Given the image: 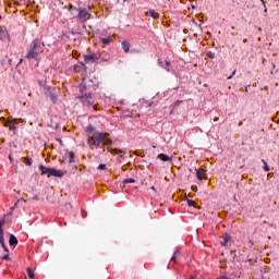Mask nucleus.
Instances as JSON below:
<instances>
[{
  "label": "nucleus",
  "instance_id": "1",
  "mask_svg": "<svg viewBox=\"0 0 279 279\" xmlns=\"http://www.w3.org/2000/svg\"><path fill=\"white\" fill-rule=\"evenodd\" d=\"M86 133L89 147H99L101 143L106 145V133L97 132L93 125L86 128Z\"/></svg>",
  "mask_w": 279,
  "mask_h": 279
},
{
  "label": "nucleus",
  "instance_id": "2",
  "mask_svg": "<svg viewBox=\"0 0 279 279\" xmlns=\"http://www.w3.org/2000/svg\"><path fill=\"white\" fill-rule=\"evenodd\" d=\"M43 51H45V43L36 38L31 43L26 58L27 60H38V53Z\"/></svg>",
  "mask_w": 279,
  "mask_h": 279
},
{
  "label": "nucleus",
  "instance_id": "3",
  "mask_svg": "<svg viewBox=\"0 0 279 279\" xmlns=\"http://www.w3.org/2000/svg\"><path fill=\"white\" fill-rule=\"evenodd\" d=\"M83 60L85 64H101L106 62V54L101 51L89 52L83 56Z\"/></svg>",
  "mask_w": 279,
  "mask_h": 279
},
{
  "label": "nucleus",
  "instance_id": "4",
  "mask_svg": "<svg viewBox=\"0 0 279 279\" xmlns=\"http://www.w3.org/2000/svg\"><path fill=\"white\" fill-rule=\"evenodd\" d=\"M70 12L72 14H75V12H77L76 19H78L81 23H86V21H88L90 16V14H88V9H84V8H76L71 5Z\"/></svg>",
  "mask_w": 279,
  "mask_h": 279
},
{
  "label": "nucleus",
  "instance_id": "5",
  "mask_svg": "<svg viewBox=\"0 0 279 279\" xmlns=\"http://www.w3.org/2000/svg\"><path fill=\"white\" fill-rule=\"evenodd\" d=\"M106 145L107 151H109L113 156H119L120 158H123V154H125V150L112 147V141H110L109 138H106Z\"/></svg>",
  "mask_w": 279,
  "mask_h": 279
},
{
  "label": "nucleus",
  "instance_id": "6",
  "mask_svg": "<svg viewBox=\"0 0 279 279\" xmlns=\"http://www.w3.org/2000/svg\"><path fill=\"white\" fill-rule=\"evenodd\" d=\"M64 178V171L57 170L56 168H50L48 172V178Z\"/></svg>",
  "mask_w": 279,
  "mask_h": 279
},
{
  "label": "nucleus",
  "instance_id": "7",
  "mask_svg": "<svg viewBox=\"0 0 279 279\" xmlns=\"http://www.w3.org/2000/svg\"><path fill=\"white\" fill-rule=\"evenodd\" d=\"M80 99H82L83 104H87V106H95V102L93 101V96L90 94H84L80 96Z\"/></svg>",
  "mask_w": 279,
  "mask_h": 279
},
{
  "label": "nucleus",
  "instance_id": "8",
  "mask_svg": "<svg viewBox=\"0 0 279 279\" xmlns=\"http://www.w3.org/2000/svg\"><path fill=\"white\" fill-rule=\"evenodd\" d=\"M73 71H74V73H86V71H87L86 64H84V62H77L73 66Z\"/></svg>",
  "mask_w": 279,
  "mask_h": 279
},
{
  "label": "nucleus",
  "instance_id": "9",
  "mask_svg": "<svg viewBox=\"0 0 279 279\" xmlns=\"http://www.w3.org/2000/svg\"><path fill=\"white\" fill-rule=\"evenodd\" d=\"M3 121H4V128H9L11 130V132H16L17 128H16V124L14 123V121H16V119L5 120V118H3Z\"/></svg>",
  "mask_w": 279,
  "mask_h": 279
},
{
  "label": "nucleus",
  "instance_id": "10",
  "mask_svg": "<svg viewBox=\"0 0 279 279\" xmlns=\"http://www.w3.org/2000/svg\"><path fill=\"white\" fill-rule=\"evenodd\" d=\"M0 245L2 246V248L4 250V252H10V250H8V246H5V242H3V221H0Z\"/></svg>",
  "mask_w": 279,
  "mask_h": 279
},
{
  "label": "nucleus",
  "instance_id": "11",
  "mask_svg": "<svg viewBox=\"0 0 279 279\" xmlns=\"http://www.w3.org/2000/svg\"><path fill=\"white\" fill-rule=\"evenodd\" d=\"M45 94L49 97L52 104L58 101V94H56V92L51 90L50 88L46 89Z\"/></svg>",
  "mask_w": 279,
  "mask_h": 279
},
{
  "label": "nucleus",
  "instance_id": "12",
  "mask_svg": "<svg viewBox=\"0 0 279 279\" xmlns=\"http://www.w3.org/2000/svg\"><path fill=\"white\" fill-rule=\"evenodd\" d=\"M222 241L220 242V245H222V247H226V245H228V243H230V240L232 239L230 236V234L228 233H225L223 236H222Z\"/></svg>",
  "mask_w": 279,
  "mask_h": 279
},
{
  "label": "nucleus",
  "instance_id": "13",
  "mask_svg": "<svg viewBox=\"0 0 279 279\" xmlns=\"http://www.w3.org/2000/svg\"><path fill=\"white\" fill-rule=\"evenodd\" d=\"M9 244L11 247H16V245H19V240L14 236V234L10 235Z\"/></svg>",
  "mask_w": 279,
  "mask_h": 279
},
{
  "label": "nucleus",
  "instance_id": "14",
  "mask_svg": "<svg viewBox=\"0 0 279 279\" xmlns=\"http://www.w3.org/2000/svg\"><path fill=\"white\" fill-rule=\"evenodd\" d=\"M157 158H158L159 160H162V162H171V160H173L172 157H169L168 155H165V154H159V155L157 156Z\"/></svg>",
  "mask_w": 279,
  "mask_h": 279
},
{
  "label": "nucleus",
  "instance_id": "15",
  "mask_svg": "<svg viewBox=\"0 0 279 279\" xmlns=\"http://www.w3.org/2000/svg\"><path fill=\"white\" fill-rule=\"evenodd\" d=\"M196 178H197L198 180H204V178H206V170H204V169H198V170L196 171Z\"/></svg>",
  "mask_w": 279,
  "mask_h": 279
},
{
  "label": "nucleus",
  "instance_id": "16",
  "mask_svg": "<svg viewBox=\"0 0 279 279\" xmlns=\"http://www.w3.org/2000/svg\"><path fill=\"white\" fill-rule=\"evenodd\" d=\"M50 170H51V168H47L44 165L39 166V171L43 173V175H49Z\"/></svg>",
  "mask_w": 279,
  "mask_h": 279
},
{
  "label": "nucleus",
  "instance_id": "17",
  "mask_svg": "<svg viewBox=\"0 0 279 279\" xmlns=\"http://www.w3.org/2000/svg\"><path fill=\"white\" fill-rule=\"evenodd\" d=\"M130 43L129 41H122V49L124 51V53H130Z\"/></svg>",
  "mask_w": 279,
  "mask_h": 279
},
{
  "label": "nucleus",
  "instance_id": "18",
  "mask_svg": "<svg viewBox=\"0 0 279 279\" xmlns=\"http://www.w3.org/2000/svg\"><path fill=\"white\" fill-rule=\"evenodd\" d=\"M147 16H150L151 19H158V13L155 11V10H149L147 13H146Z\"/></svg>",
  "mask_w": 279,
  "mask_h": 279
},
{
  "label": "nucleus",
  "instance_id": "19",
  "mask_svg": "<svg viewBox=\"0 0 279 279\" xmlns=\"http://www.w3.org/2000/svg\"><path fill=\"white\" fill-rule=\"evenodd\" d=\"M134 182H136L134 178H129L123 180V184H134Z\"/></svg>",
  "mask_w": 279,
  "mask_h": 279
},
{
  "label": "nucleus",
  "instance_id": "20",
  "mask_svg": "<svg viewBox=\"0 0 279 279\" xmlns=\"http://www.w3.org/2000/svg\"><path fill=\"white\" fill-rule=\"evenodd\" d=\"M21 202H25V198H20L16 201V203L14 204V206L11 208V210H14V208H19V204H21Z\"/></svg>",
  "mask_w": 279,
  "mask_h": 279
},
{
  "label": "nucleus",
  "instance_id": "21",
  "mask_svg": "<svg viewBox=\"0 0 279 279\" xmlns=\"http://www.w3.org/2000/svg\"><path fill=\"white\" fill-rule=\"evenodd\" d=\"M80 90L81 93H84V90H86V81L82 82V84L80 85Z\"/></svg>",
  "mask_w": 279,
  "mask_h": 279
},
{
  "label": "nucleus",
  "instance_id": "22",
  "mask_svg": "<svg viewBox=\"0 0 279 279\" xmlns=\"http://www.w3.org/2000/svg\"><path fill=\"white\" fill-rule=\"evenodd\" d=\"M27 276L31 279H34V270H32V268H27Z\"/></svg>",
  "mask_w": 279,
  "mask_h": 279
},
{
  "label": "nucleus",
  "instance_id": "23",
  "mask_svg": "<svg viewBox=\"0 0 279 279\" xmlns=\"http://www.w3.org/2000/svg\"><path fill=\"white\" fill-rule=\"evenodd\" d=\"M34 161L32 160V158H29V157H26V162H25V165L27 166V167H32V163H33Z\"/></svg>",
  "mask_w": 279,
  "mask_h": 279
},
{
  "label": "nucleus",
  "instance_id": "24",
  "mask_svg": "<svg viewBox=\"0 0 279 279\" xmlns=\"http://www.w3.org/2000/svg\"><path fill=\"white\" fill-rule=\"evenodd\" d=\"M263 165H264V171H269V166L267 165V161L262 160Z\"/></svg>",
  "mask_w": 279,
  "mask_h": 279
},
{
  "label": "nucleus",
  "instance_id": "25",
  "mask_svg": "<svg viewBox=\"0 0 279 279\" xmlns=\"http://www.w3.org/2000/svg\"><path fill=\"white\" fill-rule=\"evenodd\" d=\"M187 206H194V208L197 207V206H195V201H193V199H187Z\"/></svg>",
  "mask_w": 279,
  "mask_h": 279
},
{
  "label": "nucleus",
  "instance_id": "26",
  "mask_svg": "<svg viewBox=\"0 0 279 279\" xmlns=\"http://www.w3.org/2000/svg\"><path fill=\"white\" fill-rule=\"evenodd\" d=\"M177 258H178V252H174L171 257V260H173V263H175Z\"/></svg>",
  "mask_w": 279,
  "mask_h": 279
},
{
  "label": "nucleus",
  "instance_id": "27",
  "mask_svg": "<svg viewBox=\"0 0 279 279\" xmlns=\"http://www.w3.org/2000/svg\"><path fill=\"white\" fill-rule=\"evenodd\" d=\"M98 169H101V171H105V169H106V163H100V165L98 166Z\"/></svg>",
  "mask_w": 279,
  "mask_h": 279
},
{
  "label": "nucleus",
  "instance_id": "28",
  "mask_svg": "<svg viewBox=\"0 0 279 279\" xmlns=\"http://www.w3.org/2000/svg\"><path fill=\"white\" fill-rule=\"evenodd\" d=\"M74 158H75V155L72 153V154L70 155V162H74Z\"/></svg>",
  "mask_w": 279,
  "mask_h": 279
},
{
  "label": "nucleus",
  "instance_id": "29",
  "mask_svg": "<svg viewBox=\"0 0 279 279\" xmlns=\"http://www.w3.org/2000/svg\"><path fill=\"white\" fill-rule=\"evenodd\" d=\"M2 260H10V255H4L3 257H2Z\"/></svg>",
  "mask_w": 279,
  "mask_h": 279
},
{
  "label": "nucleus",
  "instance_id": "30",
  "mask_svg": "<svg viewBox=\"0 0 279 279\" xmlns=\"http://www.w3.org/2000/svg\"><path fill=\"white\" fill-rule=\"evenodd\" d=\"M192 191H194V193H197V185H192Z\"/></svg>",
  "mask_w": 279,
  "mask_h": 279
},
{
  "label": "nucleus",
  "instance_id": "31",
  "mask_svg": "<svg viewBox=\"0 0 279 279\" xmlns=\"http://www.w3.org/2000/svg\"><path fill=\"white\" fill-rule=\"evenodd\" d=\"M260 2L263 3V5L265 8L264 12H267V7L265 5V0H260Z\"/></svg>",
  "mask_w": 279,
  "mask_h": 279
},
{
  "label": "nucleus",
  "instance_id": "32",
  "mask_svg": "<svg viewBox=\"0 0 279 279\" xmlns=\"http://www.w3.org/2000/svg\"><path fill=\"white\" fill-rule=\"evenodd\" d=\"M208 58H215V54H213L211 52L207 53Z\"/></svg>",
  "mask_w": 279,
  "mask_h": 279
},
{
  "label": "nucleus",
  "instance_id": "33",
  "mask_svg": "<svg viewBox=\"0 0 279 279\" xmlns=\"http://www.w3.org/2000/svg\"><path fill=\"white\" fill-rule=\"evenodd\" d=\"M100 40H101L102 45H106V38H101Z\"/></svg>",
  "mask_w": 279,
  "mask_h": 279
},
{
  "label": "nucleus",
  "instance_id": "34",
  "mask_svg": "<svg viewBox=\"0 0 279 279\" xmlns=\"http://www.w3.org/2000/svg\"><path fill=\"white\" fill-rule=\"evenodd\" d=\"M231 75L234 77V75H236V70H234Z\"/></svg>",
  "mask_w": 279,
  "mask_h": 279
},
{
  "label": "nucleus",
  "instance_id": "35",
  "mask_svg": "<svg viewBox=\"0 0 279 279\" xmlns=\"http://www.w3.org/2000/svg\"><path fill=\"white\" fill-rule=\"evenodd\" d=\"M110 43V38H106V45Z\"/></svg>",
  "mask_w": 279,
  "mask_h": 279
},
{
  "label": "nucleus",
  "instance_id": "36",
  "mask_svg": "<svg viewBox=\"0 0 279 279\" xmlns=\"http://www.w3.org/2000/svg\"><path fill=\"white\" fill-rule=\"evenodd\" d=\"M167 66H171V62L166 61Z\"/></svg>",
  "mask_w": 279,
  "mask_h": 279
},
{
  "label": "nucleus",
  "instance_id": "37",
  "mask_svg": "<svg viewBox=\"0 0 279 279\" xmlns=\"http://www.w3.org/2000/svg\"><path fill=\"white\" fill-rule=\"evenodd\" d=\"M151 104H153V102H149V104L146 106V108H151Z\"/></svg>",
  "mask_w": 279,
  "mask_h": 279
},
{
  "label": "nucleus",
  "instance_id": "38",
  "mask_svg": "<svg viewBox=\"0 0 279 279\" xmlns=\"http://www.w3.org/2000/svg\"><path fill=\"white\" fill-rule=\"evenodd\" d=\"M214 121H215V122L219 121V118H217V117H216V118H214Z\"/></svg>",
  "mask_w": 279,
  "mask_h": 279
},
{
  "label": "nucleus",
  "instance_id": "39",
  "mask_svg": "<svg viewBox=\"0 0 279 279\" xmlns=\"http://www.w3.org/2000/svg\"><path fill=\"white\" fill-rule=\"evenodd\" d=\"M227 80H232V75L228 76Z\"/></svg>",
  "mask_w": 279,
  "mask_h": 279
},
{
  "label": "nucleus",
  "instance_id": "40",
  "mask_svg": "<svg viewBox=\"0 0 279 279\" xmlns=\"http://www.w3.org/2000/svg\"><path fill=\"white\" fill-rule=\"evenodd\" d=\"M9 160L12 162V156H9Z\"/></svg>",
  "mask_w": 279,
  "mask_h": 279
},
{
  "label": "nucleus",
  "instance_id": "41",
  "mask_svg": "<svg viewBox=\"0 0 279 279\" xmlns=\"http://www.w3.org/2000/svg\"><path fill=\"white\" fill-rule=\"evenodd\" d=\"M191 279H195V277H191Z\"/></svg>",
  "mask_w": 279,
  "mask_h": 279
},
{
  "label": "nucleus",
  "instance_id": "42",
  "mask_svg": "<svg viewBox=\"0 0 279 279\" xmlns=\"http://www.w3.org/2000/svg\"><path fill=\"white\" fill-rule=\"evenodd\" d=\"M123 1H128V0H123Z\"/></svg>",
  "mask_w": 279,
  "mask_h": 279
}]
</instances>
